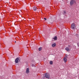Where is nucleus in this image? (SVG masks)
Returning a JSON list of instances; mask_svg holds the SVG:
<instances>
[{
    "label": "nucleus",
    "mask_w": 79,
    "mask_h": 79,
    "mask_svg": "<svg viewBox=\"0 0 79 79\" xmlns=\"http://www.w3.org/2000/svg\"><path fill=\"white\" fill-rule=\"evenodd\" d=\"M71 29H75V28H76V25H75V24L74 23H72L71 25Z\"/></svg>",
    "instance_id": "obj_1"
},
{
    "label": "nucleus",
    "mask_w": 79,
    "mask_h": 79,
    "mask_svg": "<svg viewBox=\"0 0 79 79\" xmlns=\"http://www.w3.org/2000/svg\"><path fill=\"white\" fill-rule=\"evenodd\" d=\"M76 3V1L74 0H72L70 2V5H73L74 3Z\"/></svg>",
    "instance_id": "obj_2"
},
{
    "label": "nucleus",
    "mask_w": 79,
    "mask_h": 79,
    "mask_svg": "<svg viewBox=\"0 0 79 79\" xmlns=\"http://www.w3.org/2000/svg\"><path fill=\"white\" fill-rule=\"evenodd\" d=\"M45 77L46 78H48V79H49L50 76H49V74L48 73H45Z\"/></svg>",
    "instance_id": "obj_3"
},
{
    "label": "nucleus",
    "mask_w": 79,
    "mask_h": 79,
    "mask_svg": "<svg viewBox=\"0 0 79 79\" xmlns=\"http://www.w3.org/2000/svg\"><path fill=\"white\" fill-rule=\"evenodd\" d=\"M19 60V58H17L15 60V63H18V61Z\"/></svg>",
    "instance_id": "obj_4"
},
{
    "label": "nucleus",
    "mask_w": 79,
    "mask_h": 79,
    "mask_svg": "<svg viewBox=\"0 0 79 79\" xmlns=\"http://www.w3.org/2000/svg\"><path fill=\"white\" fill-rule=\"evenodd\" d=\"M26 73L27 74H28V73H29V68H27V69Z\"/></svg>",
    "instance_id": "obj_5"
},
{
    "label": "nucleus",
    "mask_w": 79,
    "mask_h": 79,
    "mask_svg": "<svg viewBox=\"0 0 79 79\" xmlns=\"http://www.w3.org/2000/svg\"><path fill=\"white\" fill-rule=\"evenodd\" d=\"M67 59L66 58H64V63H66L67 62Z\"/></svg>",
    "instance_id": "obj_6"
},
{
    "label": "nucleus",
    "mask_w": 79,
    "mask_h": 79,
    "mask_svg": "<svg viewBox=\"0 0 79 79\" xmlns=\"http://www.w3.org/2000/svg\"><path fill=\"white\" fill-rule=\"evenodd\" d=\"M52 39H54V40H57V37L56 36H55L54 38H53Z\"/></svg>",
    "instance_id": "obj_7"
},
{
    "label": "nucleus",
    "mask_w": 79,
    "mask_h": 79,
    "mask_svg": "<svg viewBox=\"0 0 79 79\" xmlns=\"http://www.w3.org/2000/svg\"><path fill=\"white\" fill-rule=\"evenodd\" d=\"M33 8V10L34 11H36V10H37V8L36 7L34 6Z\"/></svg>",
    "instance_id": "obj_8"
},
{
    "label": "nucleus",
    "mask_w": 79,
    "mask_h": 79,
    "mask_svg": "<svg viewBox=\"0 0 79 79\" xmlns=\"http://www.w3.org/2000/svg\"><path fill=\"white\" fill-rule=\"evenodd\" d=\"M55 46H56V44L54 43V44H52V47H55Z\"/></svg>",
    "instance_id": "obj_9"
},
{
    "label": "nucleus",
    "mask_w": 79,
    "mask_h": 79,
    "mask_svg": "<svg viewBox=\"0 0 79 79\" xmlns=\"http://www.w3.org/2000/svg\"><path fill=\"white\" fill-rule=\"evenodd\" d=\"M65 49L67 51H69V48L68 47H67L65 48Z\"/></svg>",
    "instance_id": "obj_10"
},
{
    "label": "nucleus",
    "mask_w": 79,
    "mask_h": 79,
    "mask_svg": "<svg viewBox=\"0 0 79 79\" xmlns=\"http://www.w3.org/2000/svg\"><path fill=\"white\" fill-rule=\"evenodd\" d=\"M49 63L50 64H53V61H50Z\"/></svg>",
    "instance_id": "obj_11"
},
{
    "label": "nucleus",
    "mask_w": 79,
    "mask_h": 79,
    "mask_svg": "<svg viewBox=\"0 0 79 79\" xmlns=\"http://www.w3.org/2000/svg\"><path fill=\"white\" fill-rule=\"evenodd\" d=\"M68 55H66L65 56V57H64V58L68 59Z\"/></svg>",
    "instance_id": "obj_12"
},
{
    "label": "nucleus",
    "mask_w": 79,
    "mask_h": 79,
    "mask_svg": "<svg viewBox=\"0 0 79 79\" xmlns=\"http://www.w3.org/2000/svg\"><path fill=\"white\" fill-rule=\"evenodd\" d=\"M38 50L39 51H41V50H42V48H39Z\"/></svg>",
    "instance_id": "obj_13"
},
{
    "label": "nucleus",
    "mask_w": 79,
    "mask_h": 79,
    "mask_svg": "<svg viewBox=\"0 0 79 79\" xmlns=\"http://www.w3.org/2000/svg\"><path fill=\"white\" fill-rule=\"evenodd\" d=\"M77 44L78 47H79V43H78Z\"/></svg>",
    "instance_id": "obj_14"
},
{
    "label": "nucleus",
    "mask_w": 79,
    "mask_h": 79,
    "mask_svg": "<svg viewBox=\"0 0 79 79\" xmlns=\"http://www.w3.org/2000/svg\"><path fill=\"white\" fill-rule=\"evenodd\" d=\"M64 14H66V11H64Z\"/></svg>",
    "instance_id": "obj_15"
},
{
    "label": "nucleus",
    "mask_w": 79,
    "mask_h": 79,
    "mask_svg": "<svg viewBox=\"0 0 79 79\" xmlns=\"http://www.w3.org/2000/svg\"><path fill=\"white\" fill-rule=\"evenodd\" d=\"M44 19H45V20H47V19L45 18H44Z\"/></svg>",
    "instance_id": "obj_16"
},
{
    "label": "nucleus",
    "mask_w": 79,
    "mask_h": 79,
    "mask_svg": "<svg viewBox=\"0 0 79 79\" xmlns=\"http://www.w3.org/2000/svg\"><path fill=\"white\" fill-rule=\"evenodd\" d=\"M32 66H34V65H33V64H32Z\"/></svg>",
    "instance_id": "obj_17"
},
{
    "label": "nucleus",
    "mask_w": 79,
    "mask_h": 79,
    "mask_svg": "<svg viewBox=\"0 0 79 79\" xmlns=\"http://www.w3.org/2000/svg\"><path fill=\"white\" fill-rule=\"evenodd\" d=\"M68 47H70V45H68Z\"/></svg>",
    "instance_id": "obj_18"
},
{
    "label": "nucleus",
    "mask_w": 79,
    "mask_h": 79,
    "mask_svg": "<svg viewBox=\"0 0 79 79\" xmlns=\"http://www.w3.org/2000/svg\"><path fill=\"white\" fill-rule=\"evenodd\" d=\"M16 41H15V43H16Z\"/></svg>",
    "instance_id": "obj_19"
}]
</instances>
